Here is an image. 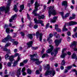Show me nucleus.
<instances>
[{
    "instance_id": "69168bd1",
    "label": "nucleus",
    "mask_w": 77,
    "mask_h": 77,
    "mask_svg": "<svg viewBox=\"0 0 77 77\" xmlns=\"http://www.w3.org/2000/svg\"><path fill=\"white\" fill-rule=\"evenodd\" d=\"M45 50V49H44V48H43L42 49V51L41 52V53H44V52Z\"/></svg>"
},
{
    "instance_id": "aec40b11",
    "label": "nucleus",
    "mask_w": 77,
    "mask_h": 77,
    "mask_svg": "<svg viewBox=\"0 0 77 77\" xmlns=\"http://www.w3.org/2000/svg\"><path fill=\"white\" fill-rule=\"evenodd\" d=\"M57 19V17L56 16H54L52 20H51V23H55L56 22V20Z\"/></svg>"
},
{
    "instance_id": "49530a36",
    "label": "nucleus",
    "mask_w": 77,
    "mask_h": 77,
    "mask_svg": "<svg viewBox=\"0 0 77 77\" xmlns=\"http://www.w3.org/2000/svg\"><path fill=\"white\" fill-rule=\"evenodd\" d=\"M50 26V24L49 23H48L46 26V28H48Z\"/></svg>"
},
{
    "instance_id": "bf43d9fd",
    "label": "nucleus",
    "mask_w": 77,
    "mask_h": 77,
    "mask_svg": "<svg viewBox=\"0 0 77 77\" xmlns=\"http://www.w3.org/2000/svg\"><path fill=\"white\" fill-rule=\"evenodd\" d=\"M24 63H26L27 62V60H24L23 61Z\"/></svg>"
},
{
    "instance_id": "473e14b6",
    "label": "nucleus",
    "mask_w": 77,
    "mask_h": 77,
    "mask_svg": "<svg viewBox=\"0 0 77 77\" xmlns=\"http://www.w3.org/2000/svg\"><path fill=\"white\" fill-rule=\"evenodd\" d=\"M27 72L28 74H30L32 73V71H31V70H30V69H27Z\"/></svg>"
},
{
    "instance_id": "0eeeda50",
    "label": "nucleus",
    "mask_w": 77,
    "mask_h": 77,
    "mask_svg": "<svg viewBox=\"0 0 77 77\" xmlns=\"http://www.w3.org/2000/svg\"><path fill=\"white\" fill-rule=\"evenodd\" d=\"M52 75V77H53L55 75V74H56V72L54 70H47L46 72L45 73V75H50V74Z\"/></svg>"
},
{
    "instance_id": "052dcab7",
    "label": "nucleus",
    "mask_w": 77,
    "mask_h": 77,
    "mask_svg": "<svg viewBox=\"0 0 77 77\" xmlns=\"http://www.w3.org/2000/svg\"><path fill=\"white\" fill-rule=\"evenodd\" d=\"M20 34H21V35H22V36H24V35H25L24 33L22 32L20 33Z\"/></svg>"
},
{
    "instance_id": "c03bdc74",
    "label": "nucleus",
    "mask_w": 77,
    "mask_h": 77,
    "mask_svg": "<svg viewBox=\"0 0 77 77\" xmlns=\"http://www.w3.org/2000/svg\"><path fill=\"white\" fill-rule=\"evenodd\" d=\"M72 71H73V72H75L76 75H77V71H76V70H75V69H73Z\"/></svg>"
},
{
    "instance_id": "9b49d317",
    "label": "nucleus",
    "mask_w": 77,
    "mask_h": 77,
    "mask_svg": "<svg viewBox=\"0 0 77 77\" xmlns=\"http://www.w3.org/2000/svg\"><path fill=\"white\" fill-rule=\"evenodd\" d=\"M39 39L40 41H42V34L40 33L39 34V32H36V36L37 38H39Z\"/></svg>"
},
{
    "instance_id": "864d4df0",
    "label": "nucleus",
    "mask_w": 77,
    "mask_h": 77,
    "mask_svg": "<svg viewBox=\"0 0 77 77\" xmlns=\"http://www.w3.org/2000/svg\"><path fill=\"white\" fill-rule=\"evenodd\" d=\"M24 66V63H21L20 64V66Z\"/></svg>"
},
{
    "instance_id": "8fccbe9b",
    "label": "nucleus",
    "mask_w": 77,
    "mask_h": 77,
    "mask_svg": "<svg viewBox=\"0 0 77 77\" xmlns=\"http://www.w3.org/2000/svg\"><path fill=\"white\" fill-rule=\"evenodd\" d=\"M49 36H50V38H52V37L53 36V34H51V33H50L49 35Z\"/></svg>"
},
{
    "instance_id": "c756f323",
    "label": "nucleus",
    "mask_w": 77,
    "mask_h": 77,
    "mask_svg": "<svg viewBox=\"0 0 77 77\" xmlns=\"http://www.w3.org/2000/svg\"><path fill=\"white\" fill-rule=\"evenodd\" d=\"M65 31H68V29L66 28V26L65 25L64 26L63 28V32H65Z\"/></svg>"
},
{
    "instance_id": "603ef678",
    "label": "nucleus",
    "mask_w": 77,
    "mask_h": 77,
    "mask_svg": "<svg viewBox=\"0 0 77 77\" xmlns=\"http://www.w3.org/2000/svg\"><path fill=\"white\" fill-rule=\"evenodd\" d=\"M77 27H75L73 31L75 32L77 31Z\"/></svg>"
},
{
    "instance_id": "7ed1b4c3",
    "label": "nucleus",
    "mask_w": 77,
    "mask_h": 77,
    "mask_svg": "<svg viewBox=\"0 0 77 77\" xmlns=\"http://www.w3.org/2000/svg\"><path fill=\"white\" fill-rule=\"evenodd\" d=\"M35 9L33 10V12L32 13V14L34 15L35 16H37L38 15V14H37V13L36 12L38 11V7L39 6H42V4H41L38 3L37 2H36L35 3Z\"/></svg>"
},
{
    "instance_id": "58836bf2",
    "label": "nucleus",
    "mask_w": 77,
    "mask_h": 77,
    "mask_svg": "<svg viewBox=\"0 0 77 77\" xmlns=\"http://www.w3.org/2000/svg\"><path fill=\"white\" fill-rule=\"evenodd\" d=\"M5 31L6 33H9V31H10V29L9 28H7L6 29Z\"/></svg>"
},
{
    "instance_id": "e433bc0d",
    "label": "nucleus",
    "mask_w": 77,
    "mask_h": 77,
    "mask_svg": "<svg viewBox=\"0 0 77 77\" xmlns=\"http://www.w3.org/2000/svg\"><path fill=\"white\" fill-rule=\"evenodd\" d=\"M50 69V65L49 64H48L46 67L45 68V69Z\"/></svg>"
},
{
    "instance_id": "3c124183",
    "label": "nucleus",
    "mask_w": 77,
    "mask_h": 77,
    "mask_svg": "<svg viewBox=\"0 0 77 77\" xmlns=\"http://www.w3.org/2000/svg\"><path fill=\"white\" fill-rule=\"evenodd\" d=\"M13 38H15V37H16V36L17 35L15 34V33L14 32L13 33Z\"/></svg>"
},
{
    "instance_id": "c9c22d12",
    "label": "nucleus",
    "mask_w": 77,
    "mask_h": 77,
    "mask_svg": "<svg viewBox=\"0 0 77 77\" xmlns=\"http://www.w3.org/2000/svg\"><path fill=\"white\" fill-rule=\"evenodd\" d=\"M11 45V43H7L5 45V48H7V47H8L9 46V45Z\"/></svg>"
},
{
    "instance_id": "a18cd8bd",
    "label": "nucleus",
    "mask_w": 77,
    "mask_h": 77,
    "mask_svg": "<svg viewBox=\"0 0 77 77\" xmlns=\"http://www.w3.org/2000/svg\"><path fill=\"white\" fill-rule=\"evenodd\" d=\"M34 2H35V1L34 0H30V4H33V3H34Z\"/></svg>"
},
{
    "instance_id": "338daca9",
    "label": "nucleus",
    "mask_w": 77,
    "mask_h": 77,
    "mask_svg": "<svg viewBox=\"0 0 77 77\" xmlns=\"http://www.w3.org/2000/svg\"><path fill=\"white\" fill-rule=\"evenodd\" d=\"M17 49H15L14 50V53H17Z\"/></svg>"
},
{
    "instance_id": "5fc2aeb1",
    "label": "nucleus",
    "mask_w": 77,
    "mask_h": 77,
    "mask_svg": "<svg viewBox=\"0 0 77 77\" xmlns=\"http://www.w3.org/2000/svg\"><path fill=\"white\" fill-rule=\"evenodd\" d=\"M68 72V70L67 69H65V70L64 71V73H67V72Z\"/></svg>"
},
{
    "instance_id": "09e8293b",
    "label": "nucleus",
    "mask_w": 77,
    "mask_h": 77,
    "mask_svg": "<svg viewBox=\"0 0 77 77\" xmlns=\"http://www.w3.org/2000/svg\"><path fill=\"white\" fill-rule=\"evenodd\" d=\"M56 30H57V32H61V30L59 28L57 29Z\"/></svg>"
},
{
    "instance_id": "6ab92c4d",
    "label": "nucleus",
    "mask_w": 77,
    "mask_h": 77,
    "mask_svg": "<svg viewBox=\"0 0 77 77\" xmlns=\"http://www.w3.org/2000/svg\"><path fill=\"white\" fill-rule=\"evenodd\" d=\"M26 70V68L25 67L23 68L22 69V74L23 75H26V73L24 72L25 70Z\"/></svg>"
},
{
    "instance_id": "c85d7f7f",
    "label": "nucleus",
    "mask_w": 77,
    "mask_h": 77,
    "mask_svg": "<svg viewBox=\"0 0 77 77\" xmlns=\"http://www.w3.org/2000/svg\"><path fill=\"white\" fill-rule=\"evenodd\" d=\"M47 41H49L48 43L50 44H51L53 42V40L52 39H50V38H48Z\"/></svg>"
},
{
    "instance_id": "b1692460",
    "label": "nucleus",
    "mask_w": 77,
    "mask_h": 77,
    "mask_svg": "<svg viewBox=\"0 0 77 77\" xmlns=\"http://www.w3.org/2000/svg\"><path fill=\"white\" fill-rule=\"evenodd\" d=\"M72 59H74L77 60V55H76V54L75 53H73V55L72 56Z\"/></svg>"
},
{
    "instance_id": "4d7b16f0",
    "label": "nucleus",
    "mask_w": 77,
    "mask_h": 77,
    "mask_svg": "<svg viewBox=\"0 0 77 77\" xmlns=\"http://www.w3.org/2000/svg\"><path fill=\"white\" fill-rule=\"evenodd\" d=\"M67 40L68 41H70L71 40V38L69 37H67Z\"/></svg>"
},
{
    "instance_id": "f8f14e48",
    "label": "nucleus",
    "mask_w": 77,
    "mask_h": 77,
    "mask_svg": "<svg viewBox=\"0 0 77 77\" xmlns=\"http://www.w3.org/2000/svg\"><path fill=\"white\" fill-rule=\"evenodd\" d=\"M60 14L61 15L63 19H64L65 18H67V17H68L69 16V14H70V13H67L65 15V17H64L63 16V14H64L63 12H60Z\"/></svg>"
},
{
    "instance_id": "79ce46f5",
    "label": "nucleus",
    "mask_w": 77,
    "mask_h": 77,
    "mask_svg": "<svg viewBox=\"0 0 77 77\" xmlns=\"http://www.w3.org/2000/svg\"><path fill=\"white\" fill-rule=\"evenodd\" d=\"M58 27H59L58 25H55V29L56 30H57V29H58L59 28H58Z\"/></svg>"
},
{
    "instance_id": "4c0bfd02",
    "label": "nucleus",
    "mask_w": 77,
    "mask_h": 77,
    "mask_svg": "<svg viewBox=\"0 0 77 77\" xmlns=\"http://www.w3.org/2000/svg\"><path fill=\"white\" fill-rule=\"evenodd\" d=\"M38 48V47H32V50H37Z\"/></svg>"
},
{
    "instance_id": "9d476101",
    "label": "nucleus",
    "mask_w": 77,
    "mask_h": 77,
    "mask_svg": "<svg viewBox=\"0 0 77 77\" xmlns=\"http://www.w3.org/2000/svg\"><path fill=\"white\" fill-rule=\"evenodd\" d=\"M12 38L10 35H8L6 38L3 39L2 41V42H5L6 41H10Z\"/></svg>"
},
{
    "instance_id": "ddd939ff",
    "label": "nucleus",
    "mask_w": 77,
    "mask_h": 77,
    "mask_svg": "<svg viewBox=\"0 0 77 77\" xmlns=\"http://www.w3.org/2000/svg\"><path fill=\"white\" fill-rule=\"evenodd\" d=\"M60 49V48H56L55 49L54 52H52L51 53V55H52V56L54 55V56H55L56 55V54H57V51H58V50H59Z\"/></svg>"
},
{
    "instance_id": "2f4dec72",
    "label": "nucleus",
    "mask_w": 77,
    "mask_h": 77,
    "mask_svg": "<svg viewBox=\"0 0 77 77\" xmlns=\"http://www.w3.org/2000/svg\"><path fill=\"white\" fill-rule=\"evenodd\" d=\"M4 51H6L8 53L10 54L11 53V51H10V49H7V48H5L4 49Z\"/></svg>"
},
{
    "instance_id": "20e7f679",
    "label": "nucleus",
    "mask_w": 77,
    "mask_h": 77,
    "mask_svg": "<svg viewBox=\"0 0 77 77\" xmlns=\"http://www.w3.org/2000/svg\"><path fill=\"white\" fill-rule=\"evenodd\" d=\"M37 56V54H34L33 55H30V57H31V60H32V61H35V63L36 65H39L41 63H42V61H39V59H35V58H33V57H35V56Z\"/></svg>"
},
{
    "instance_id": "dca6fc26",
    "label": "nucleus",
    "mask_w": 77,
    "mask_h": 77,
    "mask_svg": "<svg viewBox=\"0 0 77 77\" xmlns=\"http://www.w3.org/2000/svg\"><path fill=\"white\" fill-rule=\"evenodd\" d=\"M49 47H51V48L48 49L46 51V52L47 53H50L51 51H52V50H53V46H51V45H49Z\"/></svg>"
},
{
    "instance_id": "f704fd0d",
    "label": "nucleus",
    "mask_w": 77,
    "mask_h": 77,
    "mask_svg": "<svg viewBox=\"0 0 77 77\" xmlns=\"http://www.w3.org/2000/svg\"><path fill=\"white\" fill-rule=\"evenodd\" d=\"M65 60H63L61 62V65H65Z\"/></svg>"
},
{
    "instance_id": "bb28decb",
    "label": "nucleus",
    "mask_w": 77,
    "mask_h": 77,
    "mask_svg": "<svg viewBox=\"0 0 77 77\" xmlns=\"http://www.w3.org/2000/svg\"><path fill=\"white\" fill-rule=\"evenodd\" d=\"M14 11L17 12H18V9H17V5H15L14 6V8L13 9Z\"/></svg>"
},
{
    "instance_id": "a878e982",
    "label": "nucleus",
    "mask_w": 77,
    "mask_h": 77,
    "mask_svg": "<svg viewBox=\"0 0 77 77\" xmlns=\"http://www.w3.org/2000/svg\"><path fill=\"white\" fill-rule=\"evenodd\" d=\"M72 15L73 17H70L69 18V19L71 20H73V19H75V15L74 14H72Z\"/></svg>"
},
{
    "instance_id": "5701e85b",
    "label": "nucleus",
    "mask_w": 77,
    "mask_h": 77,
    "mask_svg": "<svg viewBox=\"0 0 77 77\" xmlns=\"http://www.w3.org/2000/svg\"><path fill=\"white\" fill-rule=\"evenodd\" d=\"M62 6H64L66 7H67L68 5H67V2L66 1H63L62 3Z\"/></svg>"
},
{
    "instance_id": "412c9836",
    "label": "nucleus",
    "mask_w": 77,
    "mask_h": 77,
    "mask_svg": "<svg viewBox=\"0 0 77 77\" xmlns=\"http://www.w3.org/2000/svg\"><path fill=\"white\" fill-rule=\"evenodd\" d=\"M77 44V42L75 41H74L73 43H71V45H70V47H73V46H74L75 47Z\"/></svg>"
},
{
    "instance_id": "4be33fe9",
    "label": "nucleus",
    "mask_w": 77,
    "mask_h": 77,
    "mask_svg": "<svg viewBox=\"0 0 77 77\" xmlns=\"http://www.w3.org/2000/svg\"><path fill=\"white\" fill-rule=\"evenodd\" d=\"M32 44H33V42L31 41L27 43V45L28 46V47H30L32 46Z\"/></svg>"
},
{
    "instance_id": "7c9ffc66",
    "label": "nucleus",
    "mask_w": 77,
    "mask_h": 77,
    "mask_svg": "<svg viewBox=\"0 0 77 77\" xmlns=\"http://www.w3.org/2000/svg\"><path fill=\"white\" fill-rule=\"evenodd\" d=\"M48 55L47 54H44L42 56V58L43 59V58H44L45 57H48Z\"/></svg>"
},
{
    "instance_id": "de8ad7c7",
    "label": "nucleus",
    "mask_w": 77,
    "mask_h": 77,
    "mask_svg": "<svg viewBox=\"0 0 77 77\" xmlns=\"http://www.w3.org/2000/svg\"><path fill=\"white\" fill-rule=\"evenodd\" d=\"M13 43L14 45H17V44H18V42L17 41L14 42H13Z\"/></svg>"
},
{
    "instance_id": "39448f33",
    "label": "nucleus",
    "mask_w": 77,
    "mask_h": 77,
    "mask_svg": "<svg viewBox=\"0 0 77 77\" xmlns=\"http://www.w3.org/2000/svg\"><path fill=\"white\" fill-rule=\"evenodd\" d=\"M20 56H21V55L19 54H14V57H17V56H18V57L17 58V60L15 61L13 63V66H16L17 65H18V62L20 60Z\"/></svg>"
},
{
    "instance_id": "37998d69",
    "label": "nucleus",
    "mask_w": 77,
    "mask_h": 77,
    "mask_svg": "<svg viewBox=\"0 0 77 77\" xmlns=\"http://www.w3.org/2000/svg\"><path fill=\"white\" fill-rule=\"evenodd\" d=\"M27 17L29 20H30L31 19V18L30 17V16H29V15L28 14H27Z\"/></svg>"
},
{
    "instance_id": "f03ea898",
    "label": "nucleus",
    "mask_w": 77,
    "mask_h": 77,
    "mask_svg": "<svg viewBox=\"0 0 77 77\" xmlns=\"http://www.w3.org/2000/svg\"><path fill=\"white\" fill-rule=\"evenodd\" d=\"M12 0H8V4L7 6H6V8L5 7H2L0 8V11H5V13H7L9 10V7L11 5Z\"/></svg>"
},
{
    "instance_id": "2eb2a0df",
    "label": "nucleus",
    "mask_w": 77,
    "mask_h": 77,
    "mask_svg": "<svg viewBox=\"0 0 77 77\" xmlns=\"http://www.w3.org/2000/svg\"><path fill=\"white\" fill-rule=\"evenodd\" d=\"M17 15L15 14L14 15L11 17V19H10V22H12V20H16V18H17Z\"/></svg>"
},
{
    "instance_id": "a211bd4d",
    "label": "nucleus",
    "mask_w": 77,
    "mask_h": 77,
    "mask_svg": "<svg viewBox=\"0 0 77 77\" xmlns=\"http://www.w3.org/2000/svg\"><path fill=\"white\" fill-rule=\"evenodd\" d=\"M21 68H19L17 71V75L18 76V75H21Z\"/></svg>"
},
{
    "instance_id": "ea45409f",
    "label": "nucleus",
    "mask_w": 77,
    "mask_h": 77,
    "mask_svg": "<svg viewBox=\"0 0 77 77\" xmlns=\"http://www.w3.org/2000/svg\"><path fill=\"white\" fill-rule=\"evenodd\" d=\"M11 63L10 62H8L7 63V66H11V63Z\"/></svg>"
},
{
    "instance_id": "1a4fd4ad",
    "label": "nucleus",
    "mask_w": 77,
    "mask_h": 77,
    "mask_svg": "<svg viewBox=\"0 0 77 77\" xmlns=\"http://www.w3.org/2000/svg\"><path fill=\"white\" fill-rule=\"evenodd\" d=\"M35 21V23H36L37 24H41L42 25V26H44V23H43V21L41 20H38L36 18H35L34 20Z\"/></svg>"
},
{
    "instance_id": "393cba45",
    "label": "nucleus",
    "mask_w": 77,
    "mask_h": 77,
    "mask_svg": "<svg viewBox=\"0 0 77 77\" xmlns=\"http://www.w3.org/2000/svg\"><path fill=\"white\" fill-rule=\"evenodd\" d=\"M20 10H19L20 12H21L22 10H23L24 9V5H21L20 6Z\"/></svg>"
},
{
    "instance_id": "423d86ee",
    "label": "nucleus",
    "mask_w": 77,
    "mask_h": 77,
    "mask_svg": "<svg viewBox=\"0 0 77 77\" xmlns=\"http://www.w3.org/2000/svg\"><path fill=\"white\" fill-rule=\"evenodd\" d=\"M66 50V48H63L62 50V54L61 56V57H62V58H65V56H66L67 54H68V55H71V53L69 51H68V52H67V53H63L64 52H65Z\"/></svg>"
},
{
    "instance_id": "4468645a",
    "label": "nucleus",
    "mask_w": 77,
    "mask_h": 77,
    "mask_svg": "<svg viewBox=\"0 0 77 77\" xmlns=\"http://www.w3.org/2000/svg\"><path fill=\"white\" fill-rule=\"evenodd\" d=\"M68 26H73V25H75V24H77V23L76 22H74L73 21H71L68 23Z\"/></svg>"
},
{
    "instance_id": "f3484780",
    "label": "nucleus",
    "mask_w": 77,
    "mask_h": 77,
    "mask_svg": "<svg viewBox=\"0 0 77 77\" xmlns=\"http://www.w3.org/2000/svg\"><path fill=\"white\" fill-rule=\"evenodd\" d=\"M61 40H62V39H56L55 41V42L56 44V45L57 46H58V45H59L60 42H61Z\"/></svg>"
},
{
    "instance_id": "6e6552de",
    "label": "nucleus",
    "mask_w": 77,
    "mask_h": 77,
    "mask_svg": "<svg viewBox=\"0 0 77 77\" xmlns=\"http://www.w3.org/2000/svg\"><path fill=\"white\" fill-rule=\"evenodd\" d=\"M14 56L12 55L11 57L9 56L8 54H6L5 56V58L6 60H8V59H9L10 61L11 62H12L13 61V60H14Z\"/></svg>"
},
{
    "instance_id": "cd10ccee",
    "label": "nucleus",
    "mask_w": 77,
    "mask_h": 77,
    "mask_svg": "<svg viewBox=\"0 0 77 77\" xmlns=\"http://www.w3.org/2000/svg\"><path fill=\"white\" fill-rule=\"evenodd\" d=\"M45 18V16L44 15H42L41 16H39V15L38 17V18L39 20H40V19H43V18Z\"/></svg>"
},
{
    "instance_id": "6e6d98bb",
    "label": "nucleus",
    "mask_w": 77,
    "mask_h": 77,
    "mask_svg": "<svg viewBox=\"0 0 77 77\" xmlns=\"http://www.w3.org/2000/svg\"><path fill=\"white\" fill-rule=\"evenodd\" d=\"M67 34L68 36H71V32L69 31L68 32H67Z\"/></svg>"
},
{
    "instance_id": "774afa93",
    "label": "nucleus",
    "mask_w": 77,
    "mask_h": 77,
    "mask_svg": "<svg viewBox=\"0 0 77 77\" xmlns=\"http://www.w3.org/2000/svg\"><path fill=\"white\" fill-rule=\"evenodd\" d=\"M23 20H24V18H23V17H22L21 18V21L23 23H24V21H23Z\"/></svg>"
},
{
    "instance_id": "0e129e2a",
    "label": "nucleus",
    "mask_w": 77,
    "mask_h": 77,
    "mask_svg": "<svg viewBox=\"0 0 77 77\" xmlns=\"http://www.w3.org/2000/svg\"><path fill=\"white\" fill-rule=\"evenodd\" d=\"M60 68L61 69L63 70L64 69V67H63V66H60Z\"/></svg>"
},
{
    "instance_id": "72a5a7b5",
    "label": "nucleus",
    "mask_w": 77,
    "mask_h": 77,
    "mask_svg": "<svg viewBox=\"0 0 77 77\" xmlns=\"http://www.w3.org/2000/svg\"><path fill=\"white\" fill-rule=\"evenodd\" d=\"M28 36L29 39H32L33 38V36H32V34H28Z\"/></svg>"
},
{
    "instance_id": "13d9d810",
    "label": "nucleus",
    "mask_w": 77,
    "mask_h": 77,
    "mask_svg": "<svg viewBox=\"0 0 77 77\" xmlns=\"http://www.w3.org/2000/svg\"><path fill=\"white\" fill-rule=\"evenodd\" d=\"M34 29H36L38 28V25H35L34 26Z\"/></svg>"
},
{
    "instance_id": "a19ab883",
    "label": "nucleus",
    "mask_w": 77,
    "mask_h": 77,
    "mask_svg": "<svg viewBox=\"0 0 77 77\" xmlns=\"http://www.w3.org/2000/svg\"><path fill=\"white\" fill-rule=\"evenodd\" d=\"M72 66H69L67 67L66 68L68 70H69V69H71V68H72Z\"/></svg>"
},
{
    "instance_id": "f257e3e1",
    "label": "nucleus",
    "mask_w": 77,
    "mask_h": 77,
    "mask_svg": "<svg viewBox=\"0 0 77 77\" xmlns=\"http://www.w3.org/2000/svg\"><path fill=\"white\" fill-rule=\"evenodd\" d=\"M47 9L49 10L48 11L49 17L51 15V14L53 15H55L57 14L56 11L54 10V6H51L49 7H48Z\"/></svg>"
},
{
    "instance_id": "680f3d73",
    "label": "nucleus",
    "mask_w": 77,
    "mask_h": 77,
    "mask_svg": "<svg viewBox=\"0 0 77 77\" xmlns=\"http://www.w3.org/2000/svg\"><path fill=\"white\" fill-rule=\"evenodd\" d=\"M53 34L54 35V36H55V35L57 34V32H53Z\"/></svg>"
},
{
    "instance_id": "e2e57ef3",
    "label": "nucleus",
    "mask_w": 77,
    "mask_h": 77,
    "mask_svg": "<svg viewBox=\"0 0 77 77\" xmlns=\"http://www.w3.org/2000/svg\"><path fill=\"white\" fill-rule=\"evenodd\" d=\"M36 74H39V71L38 70H36Z\"/></svg>"
}]
</instances>
